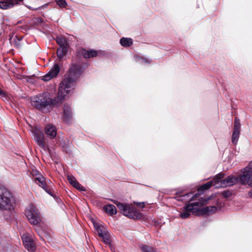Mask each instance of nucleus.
Wrapping results in <instances>:
<instances>
[{
	"label": "nucleus",
	"mask_w": 252,
	"mask_h": 252,
	"mask_svg": "<svg viewBox=\"0 0 252 252\" xmlns=\"http://www.w3.org/2000/svg\"><path fill=\"white\" fill-rule=\"evenodd\" d=\"M17 4H18V2L14 0H7L4 1H0V8L6 9L12 7Z\"/></svg>",
	"instance_id": "obj_16"
},
{
	"label": "nucleus",
	"mask_w": 252,
	"mask_h": 252,
	"mask_svg": "<svg viewBox=\"0 0 252 252\" xmlns=\"http://www.w3.org/2000/svg\"><path fill=\"white\" fill-rule=\"evenodd\" d=\"M215 177L213 179V180L211 181L208 182L207 183L202 185L199 189L198 191L200 192H203L204 190L209 189L212 186H214L215 187Z\"/></svg>",
	"instance_id": "obj_17"
},
{
	"label": "nucleus",
	"mask_w": 252,
	"mask_h": 252,
	"mask_svg": "<svg viewBox=\"0 0 252 252\" xmlns=\"http://www.w3.org/2000/svg\"><path fill=\"white\" fill-rule=\"evenodd\" d=\"M246 169H248L249 171H251L252 173V161L250 162L249 165L245 167Z\"/></svg>",
	"instance_id": "obj_27"
},
{
	"label": "nucleus",
	"mask_w": 252,
	"mask_h": 252,
	"mask_svg": "<svg viewBox=\"0 0 252 252\" xmlns=\"http://www.w3.org/2000/svg\"><path fill=\"white\" fill-rule=\"evenodd\" d=\"M34 139L37 144L41 148L45 150L48 148L45 141V138L42 132L38 129H35L32 130Z\"/></svg>",
	"instance_id": "obj_9"
},
{
	"label": "nucleus",
	"mask_w": 252,
	"mask_h": 252,
	"mask_svg": "<svg viewBox=\"0 0 252 252\" xmlns=\"http://www.w3.org/2000/svg\"><path fill=\"white\" fill-rule=\"evenodd\" d=\"M234 123V125L231 137V142L233 145H236L238 141L241 131V124L240 120L237 117L235 118Z\"/></svg>",
	"instance_id": "obj_10"
},
{
	"label": "nucleus",
	"mask_w": 252,
	"mask_h": 252,
	"mask_svg": "<svg viewBox=\"0 0 252 252\" xmlns=\"http://www.w3.org/2000/svg\"><path fill=\"white\" fill-rule=\"evenodd\" d=\"M3 94V93L1 91V90L0 89V94Z\"/></svg>",
	"instance_id": "obj_31"
},
{
	"label": "nucleus",
	"mask_w": 252,
	"mask_h": 252,
	"mask_svg": "<svg viewBox=\"0 0 252 252\" xmlns=\"http://www.w3.org/2000/svg\"><path fill=\"white\" fill-rule=\"evenodd\" d=\"M25 215L32 224L36 225L40 221L38 212L35 207L32 205L29 206L26 210Z\"/></svg>",
	"instance_id": "obj_7"
},
{
	"label": "nucleus",
	"mask_w": 252,
	"mask_h": 252,
	"mask_svg": "<svg viewBox=\"0 0 252 252\" xmlns=\"http://www.w3.org/2000/svg\"><path fill=\"white\" fill-rule=\"evenodd\" d=\"M23 244L26 249L30 252H34L36 250V245L33 239L27 234L22 236Z\"/></svg>",
	"instance_id": "obj_11"
},
{
	"label": "nucleus",
	"mask_w": 252,
	"mask_h": 252,
	"mask_svg": "<svg viewBox=\"0 0 252 252\" xmlns=\"http://www.w3.org/2000/svg\"><path fill=\"white\" fill-rule=\"evenodd\" d=\"M60 71V67L57 64H55L52 69L45 75H44L42 80L45 81H48L52 78L56 76Z\"/></svg>",
	"instance_id": "obj_13"
},
{
	"label": "nucleus",
	"mask_w": 252,
	"mask_h": 252,
	"mask_svg": "<svg viewBox=\"0 0 252 252\" xmlns=\"http://www.w3.org/2000/svg\"><path fill=\"white\" fill-rule=\"evenodd\" d=\"M121 44L124 47H129L132 44V40L130 38L123 37L120 40Z\"/></svg>",
	"instance_id": "obj_22"
},
{
	"label": "nucleus",
	"mask_w": 252,
	"mask_h": 252,
	"mask_svg": "<svg viewBox=\"0 0 252 252\" xmlns=\"http://www.w3.org/2000/svg\"><path fill=\"white\" fill-rule=\"evenodd\" d=\"M115 203L125 216L133 219L142 218V214L136 211L131 204H124L117 201Z\"/></svg>",
	"instance_id": "obj_6"
},
{
	"label": "nucleus",
	"mask_w": 252,
	"mask_h": 252,
	"mask_svg": "<svg viewBox=\"0 0 252 252\" xmlns=\"http://www.w3.org/2000/svg\"><path fill=\"white\" fill-rule=\"evenodd\" d=\"M104 210L109 215H115L117 213L116 208L113 205H107L104 207Z\"/></svg>",
	"instance_id": "obj_19"
},
{
	"label": "nucleus",
	"mask_w": 252,
	"mask_h": 252,
	"mask_svg": "<svg viewBox=\"0 0 252 252\" xmlns=\"http://www.w3.org/2000/svg\"><path fill=\"white\" fill-rule=\"evenodd\" d=\"M57 97L53 100L49 93H45L39 94L32 98V104L37 109H41L45 108L49 105L53 104L54 105H58L62 102L63 100H61Z\"/></svg>",
	"instance_id": "obj_3"
},
{
	"label": "nucleus",
	"mask_w": 252,
	"mask_h": 252,
	"mask_svg": "<svg viewBox=\"0 0 252 252\" xmlns=\"http://www.w3.org/2000/svg\"><path fill=\"white\" fill-rule=\"evenodd\" d=\"M224 175L219 173L215 176V184L216 188H225L231 186L238 182V177L237 176L230 175L225 179H223Z\"/></svg>",
	"instance_id": "obj_5"
},
{
	"label": "nucleus",
	"mask_w": 252,
	"mask_h": 252,
	"mask_svg": "<svg viewBox=\"0 0 252 252\" xmlns=\"http://www.w3.org/2000/svg\"><path fill=\"white\" fill-rule=\"evenodd\" d=\"M199 193L195 194L190 199V202L196 200L197 198H198V201L190 203V213L195 216L211 215L217 211V208L215 206L202 207V206L208 204V201L212 198L211 196L199 197Z\"/></svg>",
	"instance_id": "obj_2"
},
{
	"label": "nucleus",
	"mask_w": 252,
	"mask_h": 252,
	"mask_svg": "<svg viewBox=\"0 0 252 252\" xmlns=\"http://www.w3.org/2000/svg\"><path fill=\"white\" fill-rule=\"evenodd\" d=\"M56 2H57V4L60 7H65L67 5V3H66V1H65V0H56Z\"/></svg>",
	"instance_id": "obj_26"
},
{
	"label": "nucleus",
	"mask_w": 252,
	"mask_h": 252,
	"mask_svg": "<svg viewBox=\"0 0 252 252\" xmlns=\"http://www.w3.org/2000/svg\"><path fill=\"white\" fill-rule=\"evenodd\" d=\"M180 217L183 219H185L189 217V204H186L180 213Z\"/></svg>",
	"instance_id": "obj_20"
},
{
	"label": "nucleus",
	"mask_w": 252,
	"mask_h": 252,
	"mask_svg": "<svg viewBox=\"0 0 252 252\" xmlns=\"http://www.w3.org/2000/svg\"><path fill=\"white\" fill-rule=\"evenodd\" d=\"M141 250L143 252H155L153 248L146 245L142 246Z\"/></svg>",
	"instance_id": "obj_25"
},
{
	"label": "nucleus",
	"mask_w": 252,
	"mask_h": 252,
	"mask_svg": "<svg viewBox=\"0 0 252 252\" xmlns=\"http://www.w3.org/2000/svg\"><path fill=\"white\" fill-rule=\"evenodd\" d=\"M15 201L12 194L5 188L0 187V210L12 211L14 209Z\"/></svg>",
	"instance_id": "obj_4"
},
{
	"label": "nucleus",
	"mask_w": 252,
	"mask_h": 252,
	"mask_svg": "<svg viewBox=\"0 0 252 252\" xmlns=\"http://www.w3.org/2000/svg\"><path fill=\"white\" fill-rule=\"evenodd\" d=\"M45 134L50 139L55 138L57 135V129L55 126L52 124L47 125L44 129Z\"/></svg>",
	"instance_id": "obj_14"
},
{
	"label": "nucleus",
	"mask_w": 252,
	"mask_h": 252,
	"mask_svg": "<svg viewBox=\"0 0 252 252\" xmlns=\"http://www.w3.org/2000/svg\"><path fill=\"white\" fill-rule=\"evenodd\" d=\"M80 74V66L72 64L68 71V77L60 84L58 92V98L60 100H64L66 95L73 89L74 82L79 78Z\"/></svg>",
	"instance_id": "obj_1"
},
{
	"label": "nucleus",
	"mask_w": 252,
	"mask_h": 252,
	"mask_svg": "<svg viewBox=\"0 0 252 252\" xmlns=\"http://www.w3.org/2000/svg\"><path fill=\"white\" fill-rule=\"evenodd\" d=\"M57 43L60 46V47H67V41L66 39L63 36H58L56 38Z\"/></svg>",
	"instance_id": "obj_23"
},
{
	"label": "nucleus",
	"mask_w": 252,
	"mask_h": 252,
	"mask_svg": "<svg viewBox=\"0 0 252 252\" xmlns=\"http://www.w3.org/2000/svg\"><path fill=\"white\" fill-rule=\"evenodd\" d=\"M237 177H238L239 183L246 185L249 182L250 179L252 177V173L251 171H249L245 168L243 169V171H242L241 173L238 176H237Z\"/></svg>",
	"instance_id": "obj_12"
},
{
	"label": "nucleus",
	"mask_w": 252,
	"mask_h": 252,
	"mask_svg": "<svg viewBox=\"0 0 252 252\" xmlns=\"http://www.w3.org/2000/svg\"><path fill=\"white\" fill-rule=\"evenodd\" d=\"M82 54L85 58L94 57L97 55V53L94 50L87 51L83 50L82 51Z\"/></svg>",
	"instance_id": "obj_21"
},
{
	"label": "nucleus",
	"mask_w": 252,
	"mask_h": 252,
	"mask_svg": "<svg viewBox=\"0 0 252 252\" xmlns=\"http://www.w3.org/2000/svg\"><path fill=\"white\" fill-rule=\"evenodd\" d=\"M67 180L69 183L76 189L79 190H85L84 188L77 181L76 179L73 176L70 175H67Z\"/></svg>",
	"instance_id": "obj_15"
},
{
	"label": "nucleus",
	"mask_w": 252,
	"mask_h": 252,
	"mask_svg": "<svg viewBox=\"0 0 252 252\" xmlns=\"http://www.w3.org/2000/svg\"><path fill=\"white\" fill-rule=\"evenodd\" d=\"M67 47H60L57 50V54L59 58H62L67 52Z\"/></svg>",
	"instance_id": "obj_24"
},
{
	"label": "nucleus",
	"mask_w": 252,
	"mask_h": 252,
	"mask_svg": "<svg viewBox=\"0 0 252 252\" xmlns=\"http://www.w3.org/2000/svg\"><path fill=\"white\" fill-rule=\"evenodd\" d=\"M92 222L98 236L102 238L103 242L106 244H110V234L107 230L103 226L100 225L94 220H92Z\"/></svg>",
	"instance_id": "obj_8"
},
{
	"label": "nucleus",
	"mask_w": 252,
	"mask_h": 252,
	"mask_svg": "<svg viewBox=\"0 0 252 252\" xmlns=\"http://www.w3.org/2000/svg\"><path fill=\"white\" fill-rule=\"evenodd\" d=\"M250 185L252 187V180L251 181ZM248 195L249 197H252V189L250 191H249Z\"/></svg>",
	"instance_id": "obj_30"
},
{
	"label": "nucleus",
	"mask_w": 252,
	"mask_h": 252,
	"mask_svg": "<svg viewBox=\"0 0 252 252\" xmlns=\"http://www.w3.org/2000/svg\"><path fill=\"white\" fill-rule=\"evenodd\" d=\"M32 174L33 176L37 177L39 175H40V174H39V172L36 170H33L32 172Z\"/></svg>",
	"instance_id": "obj_29"
},
{
	"label": "nucleus",
	"mask_w": 252,
	"mask_h": 252,
	"mask_svg": "<svg viewBox=\"0 0 252 252\" xmlns=\"http://www.w3.org/2000/svg\"><path fill=\"white\" fill-rule=\"evenodd\" d=\"M34 180L35 181H38L39 186L42 188L47 192L50 194L46 187L45 179L42 175H39L37 177H35Z\"/></svg>",
	"instance_id": "obj_18"
},
{
	"label": "nucleus",
	"mask_w": 252,
	"mask_h": 252,
	"mask_svg": "<svg viewBox=\"0 0 252 252\" xmlns=\"http://www.w3.org/2000/svg\"><path fill=\"white\" fill-rule=\"evenodd\" d=\"M134 203L136 204L138 207L140 208H143L144 207V202H135Z\"/></svg>",
	"instance_id": "obj_28"
}]
</instances>
